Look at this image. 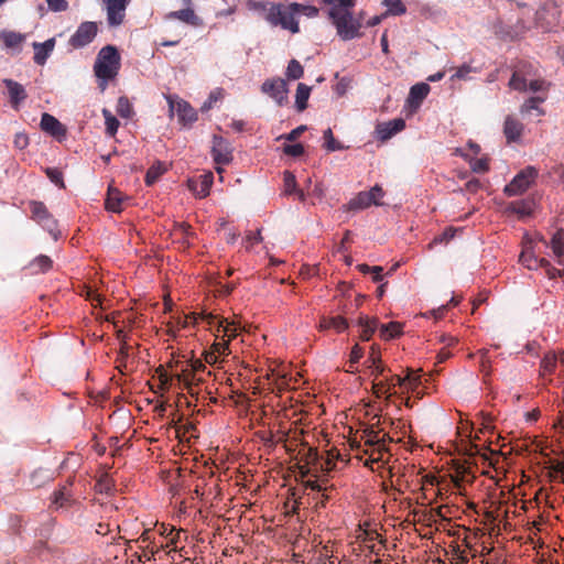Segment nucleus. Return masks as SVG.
Instances as JSON below:
<instances>
[{
    "label": "nucleus",
    "instance_id": "nucleus-38",
    "mask_svg": "<svg viewBox=\"0 0 564 564\" xmlns=\"http://www.w3.org/2000/svg\"><path fill=\"white\" fill-rule=\"evenodd\" d=\"M285 75L289 79H292V80L300 79L304 75L303 66L300 64L299 61L291 59L286 67Z\"/></svg>",
    "mask_w": 564,
    "mask_h": 564
},
{
    "label": "nucleus",
    "instance_id": "nucleus-40",
    "mask_svg": "<svg viewBox=\"0 0 564 564\" xmlns=\"http://www.w3.org/2000/svg\"><path fill=\"white\" fill-rule=\"evenodd\" d=\"M550 84L542 78H531L528 80V90L532 93H542L546 95Z\"/></svg>",
    "mask_w": 564,
    "mask_h": 564
},
{
    "label": "nucleus",
    "instance_id": "nucleus-1",
    "mask_svg": "<svg viewBox=\"0 0 564 564\" xmlns=\"http://www.w3.org/2000/svg\"><path fill=\"white\" fill-rule=\"evenodd\" d=\"M246 8L249 11L258 12L271 26H281L283 30H289L292 33L300 32V25L295 18L296 14L303 13L308 18L318 15L316 7L297 2L283 4L270 1L247 0Z\"/></svg>",
    "mask_w": 564,
    "mask_h": 564
},
{
    "label": "nucleus",
    "instance_id": "nucleus-54",
    "mask_svg": "<svg viewBox=\"0 0 564 564\" xmlns=\"http://www.w3.org/2000/svg\"><path fill=\"white\" fill-rule=\"evenodd\" d=\"M51 11L63 12L68 9V2L66 0H46Z\"/></svg>",
    "mask_w": 564,
    "mask_h": 564
},
{
    "label": "nucleus",
    "instance_id": "nucleus-47",
    "mask_svg": "<svg viewBox=\"0 0 564 564\" xmlns=\"http://www.w3.org/2000/svg\"><path fill=\"white\" fill-rule=\"evenodd\" d=\"M283 182H284V192L285 194H292L296 189V178L294 174H292L289 171H285L283 174Z\"/></svg>",
    "mask_w": 564,
    "mask_h": 564
},
{
    "label": "nucleus",
    "instance_id": "nucleus-6",
    "mask_svg": "<svg viewBox=\"0 0 564 564\" xmlns=\"http://www.w3.org/2000/svg\"><path fill=\"white\" fill-rule=\"evenodd\" d=\"M29 206L32 219L35 220L39 225H41L45 230H47L54 237V239H57V223L51 215L44 203L32 200L30 202Z\"/></svg>",
    "mask_w": 564,
    "mask_h": 564
},
{
    "label": "nucleus",
    "instance_id": "nucleus-4",
    "mask_svg": "<svg viewBox=\"0 0 564 564\" xmlns=\"http://www.w3.org/2000/svg\"><path fill=\"white\" fill-rule=\"evenodd\" d=\"M361 440L365 441L364 453L369 455L373 463L384 462L388 449L384 447V438H380V432L373 427L362 431Z\"/></svg>",
    "mask_w": 564,
    "mask_h": 564
},
{
    "label": "nucleus",
    "instance_id": "nucleus-11",
    "mask_svg": "<svg viewBox=\"0 0 564 564\" xmlns=\"http://www.w3.org/2000/svg\"><path fill=\"white\" fill-rule=\"evenodd\" d=\"M72 485L73 479L68 478L65 485L61 486L52 494V503L50 506L52 510L57 511L59 509H69L76 503V499L69 489Z\"/></svg>",
    "mask_w": 564,
    "mask_h": 564
},
{
    "label": "nucleus",
    "instance_id": "nucleus-44",
    "mask_svg": "<svg viewBox=\"0 0 564 564\" xmlns=\"http://www.w3.org/2000/svg\"><path fill=\"white\" fill-rule=\"evenodd\" d=\"M155 372L160 380V389L169 390L172 384L173 377L166 372V370L163 368V366H159L156 368Z\"/></svg>",
    "mask_w": 564,
    "mask_h": 564
},
{
    "label": "nucleus",
    "instance_id": "nucleus-51",
    "mask_svg": "<svg viewBox=\"0 0 564 564\" xmlns=\"http://www.w3.org/2000/svg\"><path fill=\"white\" fill-rule=\"evenodd\" d=\"M332 324V328H334L337 333H341L348 328V322L343 316H333L329 319Z\"/></svg>",
    "mask_w": 564,
    "mask_h": 564
},
{
    "label": "nucleus",
    "instance_id": "nucleus-57",
    "mask_svg": "<svg viewBox=\"0 0 564 564\" xmlns=\"http://www.w3.org/2000/svg\"><path fill=\"white\" fill-rule=\"evenodd\" d=\"M368 193H369L370 197L376 200V203H373V205H377V206L382 205L380 199L383 197L384 192L381 186L375 185L370 191H368Z\"/></svg>",
    "mask_w": 564,
    "mask_h": 564
},
{
    "label": "nucleus",
    "instance_id": "nucleus-52",
    "mask_svg": "<svg viewBox=\"0 0 564 564\" xmlns=\"http://www.w3.org/2000/svg\"><path fill=\"white\" fill-rule=\"evenodd\" d=\"M324 3L330 6V8H345L351 9L356 4V0H323Z\"/></svg>",
    "mask_w": 564,
    "mask_h": 564
},
{
    "label": "nucleus",
    "instance_id": "nucleus-41",
    "mask_svg": "<svg viewBox=\"0 0 564 564\" xmlns=\"http://www.w3.org/2000/svg\"><path fill=\"white\" fill-rule=\"evenodd\" d=\"M44 173L48 177V180L54 183L59 188H65V183L63 178V173L57 167H45Z\"/></svg>",
    "mask_w": 564,
    "mask_h": 564
},
{
    "label": "nucleus",
    "instance_id": "nucleus-23",
    "mask_svg": "<svg viewBox=\"0 0 564 564\" xmlns=\"http://www.w3.org/2000/svg\"><path fill=\"white\" fill-rule=\"evenodd\" d=\"M430 93V86L425 83H419L410 88L408 102L411 107L417 108Z\"/></svg>",
    "mask_w": 564,
    "mask_h": 564
},
{
    "label": "nucleus",
    "instance_id": "nucleus-46",
    "mask_svg": "<svg viewBox=\"0 0 564 564\" xmlns=\"http://www.w3.org/2000/svg\"><path fill=\"white\" fill-rule=\"evenodd\" d=\"M383 4L388 8L389 12L394 15L403 14L406 10L401 0H384Z\"/></svg>",
    "mask_w": 564,
    "mask_h": 564
},
{
    "label": "nucleus",
    "instance_id": "nucleus-9",
    "mask_svg": "<svg viewBox=\"0 0 564 564\" xmlns=\"http://www.w3.org/2000/svg\"><path fill=\"white\" fill-rule=\"evenodd\" d=\"M98 32L96 22L85 21L79 24L68 43L74 48H82L94 41Z\"/></svg>",
    "mask_w": 564,
    "mask_h": 564
},
{
    "label": "nucleus",
    "instance_id": "nucleus-18",
    "mask_svg": "<svg viewBox=\"0 0 564 564\" xmlns=\"http://www.w3.org/2000/svg\"><path fill=\"white\" fill-rule=\"evenodd\" d=\"M55 39L51 37L43 43L33 42L32 47L34 50L33 61L36 65L43 66L52 52L55 48Z\"/></svg>",
    "mask_w": 564,
    "mask_h": 564
},
{
    "label": "nucleus",
    "instance_id": "nucleus-22",
    "mask_svg": "<svg viewBox=\"0 0 564 564\" xmlns=\"http://www.w3.org/2000/svg\"><path fill=\"white\" fill-rule=\"evenodd\" d=\"M31 275L44 274L53 269V260L46 254H40L24 268Z\"/></svg>",
    "mask_w": 564,
    "mask_h": 564
},
{
    "label": "nucleus",
    "instance_id": "nucleus-42",
    "mask_svg": "<svg viewBox=\"0 0 564 564\" xmlns=\"http://www.w3.org/2000/svg\"><path fill=\"white\" fill-rule=\"evenodd\" d=\"M117 112L122 118H130L133 115L132 105L127 97L122 96L118 99Z\"/></svg>",
    "mask_w": 564,
    "mask_h": 564
},
{
    "label": "nucleus",
    "instance_id": "nucleus-21",
    "mask_svg": "<svg viewBox=\"0 0 564 564\" xmlns=\"http://www.w3.org/2000/svg\"><path fill=\"white\" fill-rule=\"evenodd\" d=\"M405 127L403 119H393L388 122L379 123L376 128L378 139L381 141L389 140L395 133L402 131Z\"/></svg>",
    "mask_w": 564,
    "mask_h": 564
},
{
    "label": "nucleus",
    "instance_id": "nucleus-27",
    "mask_svg": "<svg viewBox=\"0 0 564 564\" xmlns=\"http://www.w3.org/2000/svg\"><path fill=\"white\" fill-rule=\"evenodd\" d=\"M174 378L178 383L183 384L184 389L191 394H194V387L200 381V379H196L187 366L183 367L181 372L175 375Z\"/></svg>",
    "mask_w": 564,
    "mask_h": 564
},
{
    "label": "nucleus",
    "instance_id": "nucleus-2",
    "mask_svg": "<svg viewBox=\"0 0 564 564\" xmlns=\"http://www.w3.org/2000/svg\"><path fill=\"white\" fill-rule=\"evenodd\" d=\"M120 55L116 46H104L96 58L94 65L95 75L105 82L113 79L120 69Z\"/></svg>",
    "mask_w": 564,
    "mask_h": 564
},
{
    "label": "nucleus",
    "instance_id": "nucleus-49",
    "mask_svg": "<svg viewBox=\"0 0 564 564\" xmlns=\"http://www.w3.org/2000/svg\"><path fill=\"white\" fill-rule=\"evenodd\" d=\"M541 268L545 269V272L550 279H555L557 276H564V271L558 270L551 265V263L546 259L540 260Z\"/></svg>",
    "mask_w": 564,
    "mask_h": 564
},
{
    "label": "nucleus",
    "instance_id": "nucleus-30",
    "mask_svg": "<svg viewBox=\"0 0 564 564\" xmlns=\"http://www.w3.org/2000/svg\"><path fill=\"white\" fill-rule=\"evenodd\" d=\"M507 210L521 217L529 216L533 210V202L530 199L514 200L508 205Z\"/></svg>",
    "mask_w": 564,
    "mask_h": 564
},
{
    "label": "nucleus",
    "instance_id": "nucleus-14",
    "mask_svg": "<svg viewBox=\"0 0 564 564\" xmlns=\"http://www.w3.org/2000/svg\"><path fill=\"white\" fill-rule=\"evenodd\" d=\"M130 0H107V21L110 26L123 23Z\"/></svg>",
    "mask_w": 564,
    "mask_h": 564
},
{
    "label": "nucleus",
    "instance_id": "nucleus-25",
    "mask_svg": "<svg viewBox=\"0 0 564 564\" xmlns=\"http://www.w3.org/2000/svg\"><path fill=\"white\" fill-rule=\"evenodd\" d=\"M545 100L546 95L530 97L520 107V112L522 115H532L533 112H535V116L541 117L544 115V110L540 107V105L543 104Z\"/></svg>",
    "mask_w": 564,
    "mask_h": 564
},
{
    "label": "nucleus",
    "instance_id": "nucleus-60",
    "mask_svg": "<svg viewBox=\"0 0 564 564\" xmlns=\"http://www.w3.org/2000/svg\"><path fill=\"white\" fill-rule=\"evenodd\" d=\"M364 355L362 348L359 345H355L350 351L349 360L351 366H355L359 362Z\"/></svg>",
    "mask_w": 564,
    "mask_h": 564
},
{
    "label": "nucleus",
    "instance_id": "nucleus-62",
    "mask_svg": "<svg viewBox=\"0 0 564 564\" xmlns=\"http://www.w3.org/2000/svg\"><path fill=\"white\" fill-rule=\"evenodd\" d=\"M261 240H262V237H261V231L260 230H257L256 232H250L246 237V242L248 243L247 245V249L252 247L254 243L260 242Z\"/></svg>",
    "mask_w": 564,
    "mask_h": 564
},
{
    "label": "nucleus",
    "instance_id": "nucleus-45",
    "mask_svg": "<svg viewBox=\"0 0 564 564\" xmlns=\"http://www.w3.org/2000/svg\"><path fill=\"white\" fill-rule=\"evenodd\" d=\"M175 232L182 236V243L185 246H189V238L194 236V231L192 227L185 223L177 225Z\"/></svg>",
    "mask_w": 564,
    "mask_h": 564
},
{
    "label": "nucleus",
    "instance_id": "nucleus-55",
    "mask_svg": "<svg viewBox=\"0 0 564 564\" xmlns=\"http://www.w3.org/2000/svg\"><path fill=\"white\" fill-rule=\"evenodd\" d=\"M479 415L481 417V425L485 430L489 431L495 429L492 423L496 420V416L491 412L481 411Z\"/></svg>",
    "mask_w": 564,
    "mask_h": 564
},
{
    "label": "nucleus",
    "instance_id": "nucleus-35",
    "mask_svg": "<svg viewBox=\"0 0 564 564\" xmlns=\"http://www.w3.org/2000/svg\"><path fill=\"white\" fill-rule=\"evenodd\" d=\"M550 246L555 257H564V229H557L555 231L551 239Z\"/></svg>",
    "mask_w": 564,
    "mask_h": 564
},
{
    "label": "nucleus",
    "instance_id": "nucleus-13",
    "mask_svg": "<svg viewBox=\"0 0 564 564\" xmlns=\"http://www.w3.org/2000/svg\"><path fill=\"white\" fill-rule=\"evenodd\" d=\"M171 111H175L178 122L184 127L192 126L197 120L196 110L185 100H178L174 104L172 98H169Z\"/></svg>",
    "mask_w": 564,
    "mask_h": 564
},
{
    "label": "nucleus",
    "instance_id": "nucleus-5",
    "mask_svg": "<svg viewBox=\"0 0 564 564\" xmlns=\"http://www.w3.org/2000/svg\"><path fill=\"white\" fill-rule=\"evenodd\" d=\"M538 170L533 166H527L521 170L512 181L506 185L503 192L507 196L521 195L531 186L538 177Z\"/></svg>",
    "mask_w": 564,
    "mask_h": 564
},
{
    "label": "nucleus",
    "instance_id": "nucleus-63",
    "mask_svg": "<svg viewBox=\"0 0 564 564\" xmlns=\"http://www.w3.org/2000/svg\"><path fill=\"white\" fill-rule=\"evenodd\" d=\"M470 70H471L470 66L463 65L462 67H459L456 70V73L453 75V78L465 79L467 77V75L470 73Z\"/></svg>",
    "mask_w": 564,
    "mask_h": 564
},
{
    "label": "nucleus",
    "instance_id": "nucleus-43",
    "mask_svg": "<svg viewBox=\"0 0 564 564\" xmlns=\"http://www.w3.org/2000/svg\"><path fill=\"white\" fill-rule=\"evenodd\" d=\"M324 140H325V148L328 150V151H338V150H343L344 147L337 142L334 138V134L332 132V129H326L324 131V135H323Z\"/></svg>",
    "mask_w": 564,
    "mask_h": 564
},
{
    "label": "nucleus",
    "instance_id": "nucleus-37",
    "mask_svg": "<svg viewBox=\"0 0 564 564\" xmlns=\"http://www.w3.org/2000/svg\"><path fill=\"white\" fill-rule=\"evenodd\" d=\"M165 171L166 169L161 162H158L156 164L152 165L145 174V184L148 186L153 185Z\"/></svg>",
    "mask_w": 564,
    "mask_h": 564
},
{
    "label": "nucleus",
    "instance_id": "nucleus-61",
    "mask_svg": "<svg viewBox=\"0 0 564 564\" xmlns=\"http://www.w3.org/2000/svg\"><path fill=\"white\" fill-rule=\"evenodd\" d=\"M13 143L15 148L23 150L29 145V138L24 133H17Z\"/></svg>",
    "mask_w": 564,
    "mask_h": 564
},
{
    "label": "nucleus",
    "instance_id": "nucleus-8",
    "mask_svg": "<svg viewBox=\"0 0 564 564\" xmlns=\"http://www.w3.org/2000/svg\"><path fill=\"white\" fill-rule=\"evenodd\" d=\"M536 68L527 62H520L509 80V87L518 91L528 90V80L535 76Z\"/></svg>",
    "mask_w": 564,
    "mask_h": 564
},
{
    "label": "nucleus",
    "instance_id": "nucleus-53",
    "mask_svg": "<svg viewBox=\"0 0 564 564\" xmlns=\"http://www.w3.org/2000/svg\"><path fill=\"white\" fill-rule=\"evenodd\" d=\"M405 378L406 383L404 386V389L414 391L416 387L420 384V375H414L412 370H409Z\"/></svg>",
    "mask_w": 564,
    "mask_h": 564
},
{
    "label": "nucleus",
    "instance_id": "nucleus-24",
    "mask_svg": "<svg viewBox=\"0 0 564 564\" xmlns=\"http://www.w3.org/2000/svg\"><path fill=\"white\" fill-rule=\"evenodd\" d=\"M124 199L126 196L118 188L109 186L105 200L106 209L112 213H120Z\"/></svg>",
    "mask_w": 564,
    "mask_h": 564
},
{
    "label": "nucleus",
    "instance_id": "nucleus-56",
    "mask_svg": "<svg viewBox=\"0 0 564 564\" xmlns=\"http://www.w3.org/2000/svg\"><path fill=\"white\" fill-rule=\"evenodd\" d=\"M471 170L477 173H485L489 170L488 161L486 159H477L471 163Z\"/></svg>",
    "mask_w": 564,
    "mask_h": 564
},
{
    "label": "nucleus",
    "instance_id": "nucleus-15",
    "mask_svg": "<svg viewBox=\"0 0 564 564\" xmlns=\"http://www.w3.org/2000/svg\"><path fill=\"white\" fill-rule=\"evenodd\" d=\"M213 173H204L198 175L197 177L188 180V188L192 191L197 197L204 198L209 194L212 184H213Z\"/></svg>",
    "mask_w": 564,
    "mask_h": 564
},
{
    "label": "nucleus",
    "instance_id": "nucleus-58",
    "mask_svg": "<svg viewBox=\"0 0 564 564\" xmlns=\"http://www.w3.org/2000/svg\"><path fill=\"white\" fill-rule=\"evenodd\" d=\"M455 232H456V229H455V228H453V227H448V228H446V229L443 231V234H442V235H440L438 237H436V238L434 239V241H435V242H440V243H442V242H448L451 239H453V238H454Z\"/></svg>",
    "mask_w": 564,
    "mask_h": 564
},
{
    "label": "nucleus",
    "instance_id": "nucleus-26",
    "mask_svg": "<svg viewBox=\"0 0 564 564\" xmlns=\"http://www.w3.org/2000/svg\"><path fill=\"white\" fill-rule=\"evenodd\" d=\"M564 364V352H547L541 361V375H551L555 371L557 362Z\"/></svg>",
    "mask_w": 564,
    "mask_h": 564
},
{
    "label": "nucleus",
    "instance_id": "nucleus-29",
    "mask_svg": "<svg viewBox=\"0 0 564 564\" xmlns=\"http://www.w3.org/2000/svg\"><path fill=\"white\" fill-rule=\"evenodd\" d=\"M358 324L361 327L360 338L366 341L370 340L372 334L379 326L377 318H369L368 316H360L358 318Z\"/></svg>",
    "mask_w": 564,
    "mask_h": 564
},
{
    "label": "nucleus",
    "instance_id": "nucleus-31",
    "mask_svg": "<svg viewBox=\"0 0 564 564\" xmlns=\"http://www.w3.org/2000/svg\"><path fill=\"white\" fill-rule=\"evenodd\" d=\"M311 95V87L300 83L295 94V107L299 112L304 111L307 108V101Z\"/></svg>",
    "mask_w": 564,
    "mask_h": 564
},
{
    "label": "nucleus",
    "instance_id": "nucleus-28",
    "mask_svg": "<svg viewBox=\"0 0 564 564\" xmlns=\"http://www.w3.org/2000/svg\"><path fill=\"white\" fill-rule=\"evenodd\" d=\"M170 17L193 26H199L203 24L202 19L195 13V11L192 8H185L178 11H174L170 14Z\"/></svg>",
    "mask_w": 564,
    "mask_h": 564
},
{
    "label": "nucleus",
    "instance_id": "nucleus-3",
    "mask_svg": "<svg viewBox=\"0 0 564 564\" xmlns=\"http://www.w3.org/2000/svg\"><path fill=\"white\" fill-rule=\"evenodd\" d=\"M328 17L336 26L338 36L344 41L359 36L360 22L352 15L350 9L330 8Z\"/></svg>",
    "mask_w": 564,
    "mask_h": 564
},
{
    "label": "nucleus",
    "instance_id": "nucleus-34",
    "mask_svg": "<svg viewBox=\"0 0 564 564\" xmlns=\"http://www.w3.org/2000/svg\"><path fill=\"white\" fill-rule=\"evenodd\" d=\"M540 260L541 259H538L529 247L523 249L519 258V261L529 270H536L538 268H541Z\"/></svg>",
    "mask_w": 564,
    "mask_h": 564
},
{
    "label": "nucleus",
    "instance_id": "nucleus-7",
    "mask_svg": "<svg viewBox=\"0 0 564 564\" xmlns=\"http://www.w3.org/2000/svg\"><path fill=\"white\" fill-rule=\"evenodd\" d=\"M261 91L272 98L278 106L282 107L288 104V84L280 77L270 78L263 82Z\"/></svg>",
    "mask_w": 564,
    "mask_h": 564
},
{
    "label": "nucleus",
    "instance_id": "nucleus-20",
    "mask_svg": "<svg viewBox=\"0 0 564 564\" xmlns=\"http://www.w3.org/2000/svg\"><path fill=\"white\" fill-rule=\"evenodd\" d=\"M524 126L512 116H507L503 123V134L508 143L520 141Z\"/></svg>",
    "mask_w": 564,
    "mask_h": 564
},
{
    "label": "nucleus",
    "instance_id": "nucleus-39",
    "mask_svg": "<svg viewBox=\"0 0 564 564\" xmlns=\"http://www.w3.org/2000/svg\"><path fill=\"white\" fill-rule=\"evenodd\" d=\"M104 117H105V123H106V132L113 137L119 128V121L116 117L111 115V112L107 109L102 110Z\"/></svg>",
    "mask_w": 564,
    "mask_h": 564
},
{
    "label": "nucleus",
    "instance_id": "nucleus-10",
    "mask_svg": "<svg viewBox=\"0 0 564 564\" xmlns=\"http://www.w3.org/2000/svg\"><path fill=\"white\" fill-rule=\"evenodd\" d=\"M210 153L214 162L217 165H227L234 159L230 142L221 135L217 134H214L213 137V147Z\"/></svg>",
    "mask_w": 564,
    "mask_h": 564
},
{
    "label": "nucleus",
    "instance_id": "nucleus-64",
    "mask_svg": "<svg viewBox=\"0 0 564 564\" xmlns=\"http://www.w3.org/2000/svg\"><path fill=\"white\" fill-rule=\"evenodd\" d=\"M549 469L551 473L564 474V463L561 460L551 462Z\"/></svg>",
    "mask_w": 564,
    "mask_h": 564
},
{
    "label": "nucleus",
    "instance_id": "nucleus-12",
    "mask_svg": "<svg viewBox=\"0 0 564 564\" xmlns=\"http://www.w3.org/2000/svg\"><path fill=\"white\" fill-rule=\"evenodd\" d=\"M199 316L207 322L210 327H215L217 332V337L221 333L224 338L229 339V341L235 338L238 333L237 328L234 324L228 323L227 319L220 318L212 313H202Z\"/></svg>",
    "mask_w": 564,
    "mask_h": 564
},
{
    "label": "nucleus",
    "instance_id": "nucleus-17",
    "mask_svg": "<svg viewBox=\"0 0 564 564\" xmlns=\"http://www.w3.org/2000/svg\"><path fill=\"white\" fill-rule=\"evenodd\" d=\"M41 129L51 135L62 139L66 137L65 127L52 115L44 112L41 118Z\"/></svg>",
    "mask_w": 564,
    "mask_h": 564
},
{
    "label": "nucleus",
    "instance_id": "nucleus-59",
    "mask_svg": "<svg viewBox=\"0 0 564 564\" xmlns=\"http://www.w3.org/2000/svg\"><path fill=\"white\" fill-rule=\"evenodd\" d=\"M306 129H307L306 126H300V127L293 129L288 134L282 135L281 138H284L286 141L293 142V141L297 140L301 137V134L304 131H306Z\"/></svg>",
    "mask_w": 564,
    "mask_h": 564
},
{
    "label": "nucleus",
    "instance_id": "nucleus-36",
    "mask_svg": "<svg viewBox=\"0 0 564 564\" xmlns=\"http://www.w3.org/2000/svg\"><path fill=\"white\" fill-rule=\"evenodd\" d=\"M394 387L393 382H389L388 379L373 382L372 390L377 398H390L391 389Z\"/></svg>",
    "mask_w": 564,
    "mask_h": 564
},
{
    "label": "nucleus",
    "instance_id": "nucleus-33",
    "mask_svg": "<svg viewBox=\"0 0 564 564\" xmlns=\"http://www.w3.org/2000/svg\"><path fill=\"white\" fill-rule=\"evenodd\" d=\"M379 330L381 338L389 340L402 333V325L398 322H390L388 324L380 325Z\"/></svg>",
    "mask_w": 564,
    "mask_h": 564
},
{
    "label": "nucleus",
    "instance_id": "nucleus-50",
    "mask_svg": "<svg viewBox=\"0 0 564 564\" xmlns=\"http://www.w3.org/2000/svg\"><path fill=\"white\" fill-rule=\"evenodd\" d=\"M283 152L289 156L297 158L304 154V147L301 143L285 144Z\"/></svg>",
    "mask_w": 564,
    "mask_h": 564
},
{
    "label": "nucleus",
    "instance_id": "nucleus-16",
    "mask_svg": "<svg viewBox=\"0 0 564 564\" xmlns=\"http://www.w3.org/2000/svg\"><path fill=\"white\" fill-rule=\"evenodd\" d=\"M0 40L2 41L6 50L20 53L22 45L26 40V35L11 30H1Z\"/></svg>",
    "mask_w": 564,
    "mask_h": 564
},
{
    "label": "nucleus",
    "instance_id": "nucleus-48",
    "mask_svg": "<svg viewBox=\"0 0 564 564\" xmlns=\"http://www.w3.org/2000/svg\"><path fill=\"white\" fill-rule=\"evenodd\" d=\"M212 348L220 356H228L230 354L229 339L221 337L220 340L213 344Z\"/></svg>",
    "mask_w": 564,
    "mask_h": 564
},
{
    "label": "nucleus",
    "instance_id": "nucleus-19",
    "mask_svg": "<svg viewBox=\"0 0 564 564\" xmlns=\"http://www.w3.org/2000/svg\"><path fill=\"white\" fill-rule=\"evenodd\" d=\"M3 84L8 89L12 108L19 109L20 104L28 98L25 88L20 83L9 78L3 79Z\"/></svg>",
    "mask_w": 564,
    "mask_h": 564
},
{
    "label": "nucleus",
    "instance_id": "nucleus-32",
    "mask_svg": "<svg viewBox=\"0 0 564 564\" xmlns=\"http://www.w3.org/2000/svg\"><path fill=\"white\" fill-rule=\"evenodd\" d=\"M376 203L375 199H372L368 192H359L349 202V209L357 210V209H365L370 207Z\"/></svg>",
    "mask_w": 564,
    "mask_h": 564
}]
</instances>
